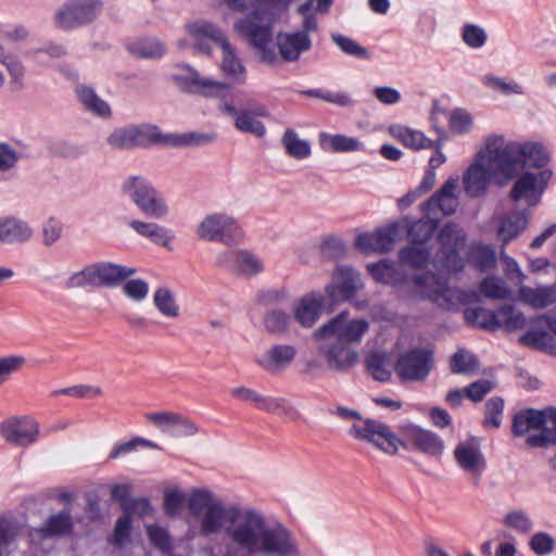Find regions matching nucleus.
Returning <instances> with one entry per match:
<instances>
[{
  "label": "nucleus",
  "instance_id": "nucleus-20",
  "mask_svg": "<svg viewBox=\"0 0 556 556\" xmlns=\"http://www.w3.org/2000/svg\"><path fill=\"white\" fill-rule=\"evenodd\" d=\"M216 264L233 274L253 277L264 270L263 260L248 250H226L216 256Z\"/></svg>",
  "mask_w": 556,
  "mask_h": 556
},
{
  "label": "nucleus",
  "instance_id": "nucleus-11",
  "mask_svg": "<svg viewBox=\"0 0 556 556\" xmlns=\"http://www.w3.org/2000/svg\"><path fill=\"white\" fill-rule=\"evenodd\" d=\"M102 11V0H65L53 13L52 22L58 29L74 30L94 22Z\"/></svg>",
  "mask_w": 556,
  "mask_h": 556
},
{
  "label": "nucleus",
  "instance_id": "nucleus-36",
  "mask_svg": "<svg viewBox=\"0 0 556 556\" xmlns=\"http://www.w3.org/2000/svg\"><path fill=\"white\" fill-rule=\"evenodd\" d=\"M518 294L523 303L533 308H545L556 302L555 286H540L536 288L520 286Z\"/></svg>",
  "mask_w": 556,
  "mask_h": 556
},
{
  "label": "nucleus",
  "instance_id": "nucleus-42",
  "mask_svg": "<svg viewBox=\"0 0 556 556\" xmlns=\"http://www.w3.org/2000/svg\"><path fill=\"white\" fill-rule=\"evenodd\" d=\"M542 424H544L542 409L528 408L515 415L511 430L515 435L521 437L531 430H541Z\"/></svg>",
  "mask_w": 556,
  "mask_h": 556
},
{
  "label": "nucleus",
  "instance_id": "nucleus-23",
  "mask_svg": "<svg viewBox=\"0 0 556 556\" xmlns=\"http://www.w3.org/2000/svg\"><path fill=\"white\" fill-rule=\"evenodd\" d=\"M39 424L31 417H12L2 424V438L18 447H27L39 439Z\"/></svg>",
  "mask_w": 556,
  "mask_h": 556
},
{
  "label": "nucleus",
  "instance_id": "nucleus-21",
  "mask_svg": "<svg viewBox=\"0 0 556 556\" xmlns=\"http://www.w3.org/2000/svg\"><path fill=\"white\" fill-rule=\"evenodd\" d=\"M230 393L236 400L244 403H251L257 409L264 410L266 413L288 416L292 418L298 416V412L285 397L263 395L257 391L247 387L233 388L231 389Z\"/></svg>",
  "mask_w": 556,
  "mask_h": 556
},
{
  "label": "nucleus",
  "instance_id": "nucleus-26",
  "mask_svg": "<svg viewBox=\"0 0 556 556\" xmlns=\"http://www.w3.org/2000/svg\"><path fill=\"white\" fill-rule=\"evenodd\" d=\"M457 466L467 475L479 480L486 464L479 444L475 441L460 442L454 450Z\"/></svg>",
  "mask_w": 556,
  "mask_h": 556
},
{
  "label": "nucleus",
  "instance_id": "nucleus-13",
  "mask_svg": "<svg viewBox=\"0 0 556 556\" xmlns=\"http://www.w3.org/2000/svg\"><path fill=\"white\" fill-rule=\"evenodd\" d=\"M440 249L432 264L441 273H458L464 267L459 250L466 241V233L457 225L447 223L442 227L438 236Z\"/></svg>",
  "mask_w": 556,
  "mask_h": 556
},
{
  "label": "nucleus",
  "instance_id": "nucleus-4",
  "mask_svg": "<svg viewBox=\"0 0 556 556\" xmlns=\"http://www.w3.org/2000/svg\"><path fill=\"white\" fill-rule=\"evenodd\" d=\"M292 1L251 0L253 11L233 23V30L256 50L263 63L273 65L277 61L274 27L280 20V12L287 11Z\"/></svg>",
  "mask_w": 556,
  "mask_h": 556
},
{
  "label": "nucleus",
  "instance_id": "nucleus-3",
  "mask_svg": "<svg viewBox=\"0 0 556 556\" xmlns=\"http://www.w3.org/2000/svg\"><path fill=\"white\" fill-rule=\"evenodd\" d=\"M400 433L402 439L386 424L375 419L356 424L349 430L354 439L371 443L388 454H395L400 446H410L430 456H440L443 453V440L430 430L407 422L400 426Z\"/></svg>",
  "mask_w": 556,
  "mask_h": 556
},
{
  "label": "nucleus",
  "instance_id": "nucleus-47",
  "mask_svg": "<svg viewBox=\"0 0 556 556\" xmlns=\"http://www.w3.org/2000/svg\"><path fill=\"white\" fill-rule=\"evenodd\" d=\"M281 143L287 154L296 160L307 159L312 153L309 142L301 139L295 130L291 128L285 131Z\"/></svg>",
  "mask_w": 556,
  "mask_h": 556
},
{
  "label": "nucleus",
  "instance_id": "nucleus-38",
  "mask_svg": "<svg viewBox=\"0 0 556 556\" xmlns=\"http://www.w3.org/2000/svg\"><path fill=\"white\" fill-rule=\"evenodd\" d=\"M33 236L29 225L15 216H8L2 219V243H23Z\"/></svg>",
  "mask_w": 556,
  "mask_h": 556
},
{
  "label": "nucleus",
  "instance_id": "nucleus-12",
  "mask_svg": "<svg viewBox=\"0 0 556 556\" xmlns=\"http://www.w3.org/2000/svg\"><path fill=\"white\" fill-rule=\"evenodd\" d=\"M131 128L136 148L148 147L155 143L180 148L208 143L214 140L213 135L201 132L162 134L160 128L153 124L131 125Z\"/></svg>",
  "mask_w": 556,
  "mask_h": 556
},
{
  "label": "nucleus",
  "instance_id": "nucleus-40",
  "mask_svg": "<svg viewBox=\"0 0 556 556\" xmlns=\"http://www.w3.org/2000/svg\"><path fill=\"white\" fill-rule=\"evenodd\" d=\"M2 65L7 70V90L18 92L25 87L26 68L22 61L13 55L2 58Z\"/></svg>",
  "mask_w": 556,
  "mask_h": 556
},
{
  "label": "nucleus",
  "instance_id": "nucleus-50",
  "mask_svg": "<svg viewBox=\"0 0 556 556\" xmlns=\"http://www.w3.org/2000/svg\"><path fill=\"white\" fill-rule=\"evenodd\" d=\"M451 371L457 375H473L478 371L477 357L465 349H459L450 359Z\"/></svg>",
  "mask_w": 556,
  "mask_h": 556
},
{
  "label": "nucleus",
  "instance_id": "nucleus-51",
  "mask_svg": "<svg viewBox=\"0 0 556 556\" xmlns=\"http://www.w3.org/2000/svg\"><path fill=\"white\" fill-rule=\"evenodd\" d=\"M464 318L468 325L480 326L484 329H497V309L491 311L483 307L467 308Z\"/></svg>",
  "mask_w": 556,
  "mask_h": 556
},
{
  "label": "nucleus",
  "instance_id": "nucleus-62",
  "mask_svg": "<svg viewBox=\"0 0 556 556\" xmlns=\"http://www.w3.org/2000/svg\"><path fill=\"white\" fill-rule=\"evenodd\" d=\"M165 51L164 43L155 38L142 40L132 47L135 54L146 59L160 58L165 54Z\"/></svg>",
  "mask_w": 556,
  "mask_h": 556
},
{
  "label": "nucleus",
  "instance_id": "nucleus-30",
  "mask_svg": "<svg viewBox=\"0 0 556 556\" xmlns=\"http://www.w3.org/2000/svg\"><path fill=\"white\" fill-rule=\"evenodd\" d=\"M497 239L503 247L516 239L528 227L529 213L526 211H516L497 218Z\"/></svg>",
  "mask_w": 556,
  "mask_h": 556
},
{
  "label": "nucleus",
  "instance_id": "nucleus-27",
  "mask_svg": "<svg viewBox=\"0 0 556 556\" xmlns=\"http://www.w3.org/2000/svg\"><path fill=\"white\" fill-rule=\"evenodd\" d=\"M296 349L291 344H274L255 358V363L269 374L285 371L295 359Z\"/></svg>",
  "mask_w": 556,
  "mask_h": 556
},
{
  "label": "nucleus",
  "instance_id": "nucleus-64",
  "mask_svg": "<svg viewBox=\"0 0 556 556\" xmlns=\"http://www.w3.org/2000/svg\"><path fill=\"white\" fill-rule=\"evenodd\" d=\"M504 410V401L502 397L494 396L485 404L484 426L498 428L502 424V415Z\"/></svg>",
  "mask_w": 556,
  "mask_h": 556
},
{
  "label": "nucleus",
  "instance_id": "nucleus-29",
  "mask_svg": "<svg viewBox=\"0 0 556 556\" xmlns=\"http://www.w3.org/2000/svg\"><path fill=\"white\" fill-rule=\"evenodd\" d=\"M318 143L323 151L327 153H349V152H365L366 147L356 137L346 136L343 134H330L321 131L318 135Z\"/></svg>",
  "mask_w": 556,
  "mask_h": 556
},
{
  "label": "nucleus",
  "instance_id": "nucleus-57",
  "mask_svg": "<svg viewBox=\"0 0 556 556\" xmlns=\"http://www.w3.org/2000/svg\"><path fill=\"white\" fill-rule=\"evenodd\" d=\"M503 523L505 527L519 534H527L533 528V522L530 516L522 509L508 511L503 518Z\"/></svg>",
  "mask_w": 556,
  "mask_h": 556
},
{
  "label": "nucleus",
  "instance_id": "nucleus-34",
  "mask_svg": "<svg viewBox=\"0 0 556 556\" xmlns=\"http://www.w3.org/2000/svg\"><path fill=\"white\" fill-rule=\"evenodd\" d=\"M367 270L375 281L391 287H396L406 279L405 274L390 260H381L377 263L367 264Z\"/></svg>",
  "mask_w": 556,
  "mask_h": 556
},
{
  "label": "nucleus",
  "instance_id": "nucleus-56",
  "mask_svg": "<svg viewBox=\"0 0 556 556\" xmlns=\"http://www.w3.org/2000/svg\"><path fill=\"white\" fill-rule=\"evenodd\" d=\"M482 84L491 90L500 91L503 94H523L525 90L521 85L515 80H506L502 77L486 74L481 78Z\"/></svg>",
  "mask_w": 556,
  "mask_h": 556
},
{
  "label": "nucleus",
  "instance_id": "nucleus-6",
  "mask_svg": "<svg viewBox=\"0 0 556 556\" xmlns=\"http://www.w3.org/2000/svg\"><path fill=\"white\" fill-rule=\"evenodd\" d=\"M136 267L112 262H96L71 274L64 282L66 289L115 288L137 274Z\"/></svg>",
  "mask_w": 556,
  "mask_h": 556
},
{
  "label": "nucleus",
  "instance_id": "nucleus-32",
  "mask_svg": "<svg viewBox=\"0 0 556 556\" xmlns=\"http://www.w3.org/2000/svg\"><path fill=\"white\" fill-rule=\"evenodd\" d=\"M324 301L323 294L311 292L301 298L294 309V317L303 327H312L318 319Z\"/></svg>",
  "mask_w": 556,
  "mask_h": 556
},
{
  "label": "nucleus",
  "instance_id": "nucleus-15",
  "mask_svg": "<svg viewBox=\"0 0 556 556\" xmlns=\"http://www.w3.org/2000/svg\"><path fill=\"white\" fill-rule=\"evenodd\" d=\"M219 109L224 114L235 118V127L237 130L251 134L257 138L265 137L267 132L266 126L256 117H267L269 115L266 105L254 103L250 104L249 108L237 110L231 102L223 101Z\"/></svg>",
  "mask_w": 556,
  "mask_h": 556
},
{
  "label": "nucleus",
  "instance_id": "nucleus-10",
  "mask_svg": "<svg viewBox=\"0 0 556 556\" xmlns=\"http://www.w3.org/2000/svg\"><path fill=\"white\" fill-rule=\"evenodd\" d=\"M195 235L206 242L236 245L242 241L244 232L235 216L219 211L204 215L195 227Z\"/></svg>",
  "mask_w": 556,
  "mask_h": 556
},
{
  "label": "nucleus",
  "instance_id": "nucleus-7",
  "mask_svg": "<svg viewBox=\"0 0 556 556\" xmlns=\"http://www.w3.org/2000/svg\"><path fill=\"white\" fill-rule=\"evenodd\" d=\"M121 190L141 213L149 217L164 219L169 214V205L165 197L144 176L127 177L123 180Z\"/></svg>",
  "mask_w": 556,
  "mask_h": 556
},
{
  "label": "nucleus",
  "instance_id": "nucleus-59",
  "mask_svg": "<svg viewBox=\"0 0 556 556\" xmlns=\"http://www.w3.org/2000/svg\"><path fill=\"white\" fill-rule=\"evenodd\" d=\"M291 321V316L281 309L268 311L263 319L264 328L273 334L285 332Z\"/></svg>",
  "mask_w": 556,
  "mask_h": 556
},
{
  "label": "nucleus",
  "instance_id": "nucleus-5",
  "mask_svg": "<svg viewBox=\"0 0 556 556\" xmlns=\"http://www.w3.org/2000/svg\"><path fill=\"white\" fill-rule=\"evenodd\" d=\"M519 144L538 146L546 156V162L542 164V166H535L531 162H526L515 177L516 180L509 192V197L513 201L518 202L523 200L529 206H535L541 202L542 195L553 176L552 169L547 167L551 155L541 143L519 141Z\"/></svg>",
  "mask_w": 556,
  "mask_h": 556
},
{
  "label": "nucleus",
  "instance_id": "nucleus-35",
  "mask_svg": "<svg viewBox=\"0 0 556 556\" xmlns=\"http://www.w3.org/2000/svg\"><path fill=\"white\" fill-rule=\"evenodd\" d=\"M389 134L391 137L399 140L403 146L412 150L430 149L433 146V140L426 137L422 131L404 125H391L389 127Z\"/></svg>",
  "mask_w": 556,
  "mask_h": 556
},
{
  "label": "nucleus",
  "instance_id": "nucleus-22",
  "mask_svg": "<svg viewBox=\"0 0 556 556\" xmlns=\"http://www.w3.org/2000/svg\"><path fill=\"white\" fill-rule=\"evenodd\" d=\"M458 178L450 177L442 187L426 201L421 208L427 216L453 215L458 205Z\"/></svg>",
  "mask_w": 556,
  "mask_h": 556
},
{
  "label": "nucleus",
  "instance_id": "nucleus-9",
  "mask_svg": "<svg viewBox=\"0 0 556 556\" xmlns=\"http://www.w3.org/2000/svg\"><path fill=\"white\" fill-rule=\"evenodd\" d=\"M413 281L419 289L421 298L430 300L446 311L457 309L471 300L470 293L457 288H450L444 277L433 273L416 275Z\"/></svg>",
  "mask_w": 556,
  "mask_h": 556
},
{
  "label": "nucleus",
  "instance_id": "nucleus-53",
  "mask_svg": "<svg viewBox=\"0 0 556 556\" xmlns=\"http://www.w3.org/2000/svg\"><path fill=\"white\" fill-rule=\"evenodd\" d=\"M144 447L154 448V450L160 448V446L155 442L144 439V438H141V437H136L129 441L116 443L113 446V448L111 450V452L108 456V459H111V460L117 459V458L128 455L132 452H136L139 448H144Z\"/></svg>",
  "mask_w": 556,
  "mask_h": 556
},
{
  "label": "nucleus",
  "instance_id": "nucleus-14",
  "mask_svg": "<svg viewBox=\"0 0 556 556\" xmlns=\"http://www.w3.org/2000/svg\"><path fill=\"white\" fill-rule=\"evenodd\" d=\"M369 329V323L364 318L349 319L348 313L341 312L314 332L315 339L333 337L349 344L359 343Z\"/></svg>",
  "mask_w": 556,
  "mask_h": 556
},
{
  "label": "nucleus",
  "instance_id": "nucleus-43",
  "mask_svg": "<svg viewBox=\"0 0 556 556\" xmlns=\"http://www.w3.org/2000/svg\"><path fill=\"white\" fill-rule=\"evenodd\" d=\"M333 4V0H306L296 9L307 28L318 29L316 14H327Z\"/></svg>",
  "mask_w": 556,
  "mask_h": 556
},
{
  "label": "nucleus",
  "instance_id": "nucleus-39",
  "mask_svg": "<svg viewBox=\"0 0 556 556\" xmlns=\"http://www.w3.org/2000/svg\"><path fill=\"white\" fill-rule=\"evenodd\" d=\"M467 261L480 271L492 269L496 264L495 249L489 244L473 243L467 252Z\"/></svg>",
  "mask_w": 556,
  "mask_h": 556
},
{
  "label": "nucleus",
  "instance_id": "nucleus-58",
  "mask_svg": "<svg viewBox=\"0 0 556 556\" xmlns=\"http://www.w3.org/2000/svg\"><path fill=\"white\" fill-rule=\"evenodd\" d=\"M108 146L113 150L135 149L131 125L114 129L106 138Z\"/></svg>",
  "mask_w": 556,
  "mask_h": 556
},
{
  "label": "nucleus",
  "instance_id": "nucleus-19",
  "mask_svg": "<svg viewBox=\"0 0 556 556\" xmlns=\"http://www.w3.org/2000/svg\"><path fill=\"white\" fill-rule=\"evenodd\" d=\"M363 288L358 271L345 265L338 266L332 274V281L326 286L325 292L331 304L349 301Z\"/></svg>",
  "mask_w": 556,
  "mask_h": 556
},
{
  "label": "nucleus",
  "instance_id": "nucleus-61",
  "mask_svg": "<svg viewBox=\"0 0 556 556\" xmlns=\"http://www.w3.org/2000/svg\"><path fill=\"white\" fill-rule=\"evenodd\" d=\"M480 292L490 299H506L510 291L506 282L497 277H486L480 283Z\"/></svg>",
  "mask_w": 556,
  "mask_h": 556
},
{
  "label": "nucleus",
  "instance_id": "nucleus-2",
  "mask_svg": "<svg viewBox=\"0 0 556 556\" xmlns=\"http://www.w3.org/2000/svg\"><path fill=\"white\" fill-rule=\"evenodd\" d=\"M526 162L542 166L546 156L538 146L505 142L504 137L498 135L488 136L483 149L463 175L465 192L470 198H478L484 194L490 181L500 187L506 186L515 179Z\"/></svg>",
  "mask_w": 556,
  "mask_h": 556
},
{
  "label": "nucleus",
  "instance_id": "nucleus-1",
  "mask_svg": "<svg viewBox=\"0 0 556 556\" xmlns=\"http://www.w3.org/2000/svg\"><path fill=\"white\" fill-rule=\"evenodd\" d=\"M195 520L199 534L205 538L225 531L229 545L223 556H298L295 539L283 526L270 527L265 514L254 507H226L211 490L195 488L186 496L180 490L167 491L164 510L178 515L182 504Z\"/></svg>",
  "mask_w": 556,
  "mask_h": 556
},
{
  "label": "nucleus",
  "instance_id": "nucleus-16",
  "mask_svg": "<svg viewBox=\"0 0 556 556\" xmlns=\"http://www.w3.org/2000/svg\"><path fill=\"white\" fill-rule=\"evenodd\" d=\"M318 29L307 28L305 22L302 21L301 28L290 31H280L276 37V47L278 53L277 61L280 58L282 61L292 63L300 60L303 53L308 52L313 47L312 33Z\"/></svg>",
  "mask_w": 556,
  "mask_h": 556
},
{
  "label": "nucleus",
  "instance_id": "nucleus-46",
  "mask_svg": "<svg viewBox=\"0 0 556 556\" xmlns=\"http://www.w3.org/2000/svg\"><path fill=\"white\" fill-rule=\"evenodd\" d=\"M29 156L28 146L15 140L12 142H2V173L13 169L16 164Z\"/></svg>",
  "mask_w": 556,
  "mask_h": 556
},
{
  "label": "nucleus",
  "instance_id": "nucleus-60",
  "mask_svg": "<svg viewBox=\"0 0 556 556\" xmlns=\"http://www.w3.org/2000/svg\"><path fill=\"white\" fill-rule=\"evenodd\" d=\"M473 125L471 114L465 109H454L448 115V128L453 134L466 135Z\"/></svg>",
  "mask_w": 556,
  "mask_h": 556
},
{
  "label": "nucleus",
  "instance_id": "nucleus-63",
  "mask_svg": "<svg viewBox=\"0 0 556 556\" xmlns=\"http://www.w3.org/2000/svg\"><path fill=\"white\" fill-rule=\"evenodd\" d=\"M529 547L536 556H547L555 548V540L551 534L539 531L530 538Z\"/></svg>",
  "mask_w": 556,
  "mask_h": 556
},
{
  "label": "nucleus",
  "instance_id": "nucleus-24",
  "mask_svg": "<svg viewBox=\"0 0 556 556\" xmlns=\"http://www.w3.org/2000/svg\"><path fill=\"white\" fill-rule=\"evenodd\" d=\"M146 419L161 432L174 438L192 437L199 432V427L191 419L173 412L148 413Z\"/></svg>",
  "mask_w": 556,
  "mask_h": 556
},
{
  "label": "nucleus",
  "instance_id": "nucleus-41",
  "mask_svg": "<svg viewBox=\"0 0 556 556\" xmlns=\"http://www.w3.org/2000/svg\"><path fill=\"white\" fill-rule=\"evenodd\" d=\"M431 249L428 245L412 244L399 251L402 265L414 269H422L430 263Z\"/></svg>",
  "mask_w": 556,
  "mask_h": 556
},
{
  "label": "nucleus",
  "instance_id": "nucleus-52",
  "mask_svg": "<svg viewBox=\"0 0 556 556\" xmlns=\"http://www.w3.org/2000/svg\"><path fill=\"white\" fill-rule=\"evenodd\" d=\"M526 326L525 315L511 305H504L497 309V329L507 331L522 329Z\"/></svg>",
  "mask_w": 556,
  "mask_h": 556
},
{
  "label": "nucleus",
  "instance_id": "nucleus-45",
  "mask_svg": "<svg viewBox=\"0 0 556 556\" xmlns=\"http://www.w3.org/2000/svg\"><path fill=\"white\" fill-rule=\"evenodd\" d=\"M438 227V219L433 216H427L413 223L408 229V238L412 244L428 245Z\"/></svg>",
  "mask_w": 556,
  "mask_h": 556
},
{
  "label": "nucleus",
  "instance_id": "nucleus-8",
  "mask_svg": "<svg viewBox=\"0 0 556 556\" xmlns=\"http://www.w3.org/2000/svg\"><path fill=\"white\" fill-rule=\"evenodd\" d=\"M187 31L198 41L211 39L220 46L223 50L220 70L228 79L237 84H243L247 80L244 65L238 58L236 49L218 27L204 21H198L188 24Z\"/></svg>",
  "mask_w": 556,
  "mask_h": 556
},
{
  "label": "nucleus",
  "instance_id": "nucleus-37",
  "mask_svg": "<svg viewBox=\"0 0 556 556\" xmlns=\"http://www.w3.org/2000/svg\"><path fill=\"white\" fill-rule=\"evenodd\" d=\"M542 415L544 424L541 426V432L527 438L529 446H546L556 443V407L542 409Z\"/></svg>",
  "mask_w": 556,
  "mask_h": 556
},
{
  "label": "nucleus",
  "instance_id": "nucleus-28",
  "mask_svg": "<svg viewBox=\"0 0 556 556\" xmlns=\"http://www.w3.org/2000/svg\"><path fill=\"white\" fill-rule=\"evenodd\" d=\"M396 237L397 226L392 224L372 232L359 233L355 239V247L363 252L387 253L392 250Z\"/></svg>",
  "mask_w": 556,
  "mask_h": 556
},
{
  "label": "nucleus",
  "instance_id": "nucleus-54",
  "mask_svg": "<svg viewBox=\"0 0 556 556\" xmlns=\"http://www.w3.org/2000/svg\"><path fill=\"white\" fill-rule=\"evenodd\" d=\"M367 370L374 379L386 382L391 378V363L384 353H372L366 361Z\"/></svg>",
  "mask_w": 556,
  "mask_h": 556
},
{
  "label": "nucleus",
  "instance_id": "nucleus-49",
  "mask_svg": "<svg viewBox=\"0 0 556 556\" xmlns=\"http://www.w3.org/2000/svg\"><path fill=\"white\" fill-rule=\"evenodd\" d=\"M520 342L526 346L556 354V341L545 330L530 329L520 337Z\"/></svg>",
  "mask_w": 556,
  "mask_h": 556
},
{
  "label": "nucleus",
  "instance_id": "nucleus-17",
  "mask_svg": "<svg viewBox=\"0 0 556 556\" xmlns=\"http://www.w3.org/2000/svg\"><path fill=\"white\" fill-rule=\"evenodd\" d=\"M433 366V353L428 349H414L402 354L394 370L403 381H422Z\"/></svg>",
  "mask_w": 556,
  "mask_h": 556
},
{
  "label": "nucleus",
  "instance_id": "nucleus-25",
  "mask_svg": "<svg viewBox=\"0 0 556 556\" xmlns=\"http://www.w3.org/2000/svg\"><path fill=\"white\" fill-rule=\"evenodd\" d=\"M318 352L323 355L328 366L334 370L344 371L353 367L358 359V353L350 348V344L333 337L321 338Z\"/></svg>",
  "mask_w": 556,
  "mask_h": 556
},
{
  "label": "nucleus",
  "instance_id": "nucleus-33",
  "mask_svg": "<svg viewBox=\"0 0 556 556\" xmlns=\"http://www.w3.org/2000/svg\"><path fill=\"white\" fill-rule=\"evenodd\" d=\"M73 522L68 510H62L48 518L46 523L30 533L31 541L36 538L61 536L72 531Z\"/></svg>",
  "mask_w": 556,
  "mask_h": 556
},
{
  "label": "nucleus",
  "instance_id": "nucleus-48",
  "mask_svg": "<svg viewBox=\"0 0 556 556\" xmlns=\"http://www.w3.org/2000/svg\"><path fill=\"white\" fill-rule=\"evenodd\" d=\"M330 38L338 49L348 56L358 60H369L371 58L370 52L364 46L349 36L333 31L330 34Z\"/></svg>",
  "mask_w": 556,
  "mask_h": 556
},
{
  "label": "nucleus",
  "instance_id": "nucleus-44",
  "mask_svg": "<svg viewBox=\"0 0 556 556\" xmlns=\"http://www.w3.org/2000/svg\"><path fill=\"white\" fill-rule=\"evenodd\" d=\"M153 304L157 312L167 318H177L180 314L179 305L174 292L167 287H159L153 293Z\"/></svg>",
  "mask_w": 556,
  "mask_h": 556
},
{
  "label": "nucleus",
  "instance_id": "nucleus-18",
  "mask_svg": "<svg viewBox=\"0 0 556 556\" xmlns=\"http://www.w3.org/2000/svg\"><path fill=\"white\" fill-rule=\"evenodd\" d=\"M186 75L175 74L174 80L185 91L198 93L207 98H226L230 93L228 84L201 77L200 74L189 65H184Z\"/></svg>",
  "mask_w": 556,
  "mask_h": 556
},
{
  "label": "nucleus",
  "instance_id": "nucleus-31",
  "mask_svg": "<svg viewBox=\"0 0 556 556\" xmlns=\"http://www.w3.org/2000/svg\"><path fill=\"white\" fill-rule=\"evenodd\" d=\"M75 94L79 103L88 113L103 119L111 117V106L106 101L98 96L93 88L84 84H78L75 87Z\"/></svg>",
  "mask_w": 556,
  "mask_h": 556
},
{
  "label": "nucleus",
  "instance_id": "nucleus-55",
  "mask_svg": "<svg viewBox=\"0 0 556 556\" xmlns=\"http://www.w3.org/2000/svg\"><path fill=\"white\" fill-rule=\"evenodd\" d=\"M463 42L471 49H481L488 41L485 29L473 23H466L460 29Z\"/></svg>",
  "mask_w": 556,
  "mask_h": 556
}]
</instances>
